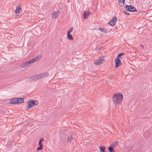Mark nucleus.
I'll return each mask as SVG.
<instances>
[{
	"label": "nucleus",
	"instance_id": "a878e982",
	"mask_svg": "<svg viewBox=\"0 0 152 152\" xmlns=\"http://www.w3.org/2000/svg\"><path fill=\"white\" fill-rule=\"evenodd\" d=\"M42 147H41V146H40L39 147H38L37 148V151H39L40 150H41L42 148Z\"/></svg>",
	"mask_w": 152,
	"mask_h": 152
},
{
	"label": "nucleus",
	"instance_id": "20e7f679",
	"mask_svg": "<svg viewBox=\"0 0 152 152\" xmlns=\"http://www.w3.org/2000/svg\"><path fill=\"white\" fill-rule=\"evenodd\" d=\"M115 68L118 67L122 64L120 60L119 59V58L117 57L115 58Z\"/></svg>",
	"mask_w": 152,
	"mask_h": 152
},
{
	"label": "nucleus",
	"instance_id": "393cba45",
	"mask_svg": "<svg viewBox=\"0 0 152 152\" xmlns=\"http://www.w3.org/2000/svg\"><path fill=\"white\" fill-rule=\"evenodd\" d=\"M124 13L127 15H129V13L127 12L126 11H124Z\"/></svg>",
	"mask_w": 152,
	"mask_h": 152
},
{
	"label": "nucleus",
	"instance_id": "6ab92c4d",
	"mask_svg": "<svg viewBox=\"0 0 152 152\" xmlns=\"http://www.w3.org/2000/svg\"><path fill=\"white\" fill-rule=\"evenodd\" d=\"M113 148H114V147H113L111 146L109 147L108 148V149L109 150V151L110 152H114L115 150Z\"/></svg>",
	"mask_w": 152,
	"mask_h": 152
},
{
	"label": "nucleus",
	"instance_id": "c85d7f7f",
	"mask_svg": "<svg viewBox=\"0 0 152 152\" xmlns=\"http://www.w3.org/2000/svg\"><path fill=\"white\" fill-rule=\"evenodd\" d=\"M140 46L141 47H142L143 48H144V46H143L142 45H140Z\"/></svg>",
	"mask_w": 152,
	"mask_h": 152
},
{
	"label": "nucleus",
	"instance_id": "f03ea898",
	"mask_svg": "<svg viewBox=\"0 0 152 152\" xmlns=\"http://www.w3.org/2000/svg\"><path fill=\"white\" fill-rule=\"evenodd\" d=\"M24 101V98H15L11 99L10 101V104H16L21 103Z\"/></svg>",
	"mask_w": 152,
	"mask_h": 152
},
{
	"label": "nucleus",
	"instance_id": "9b49d317",
	"mask_svg": "<svg viewBox=\"0 0 152 152\" xmlns=\"http://www.w3.org/2000/svg\"><path fill=\"white\" fill-rule=\"evenodd\" d=\"M41 58V56L40 55H39L36 57L34 58L31 60L30 61L31 63H34L36 61H38Z\"/></svg>",
	"mask_w": 152,
	"mask_h": 152
},
{
	"label": "nucleus",
	"instance_id": "b1692460",
	"mask_svg": "<svg viewBox=\"0 0 152 152\" xmlns=\"http://www.w3.org/2000/svg\"><path fill=\"white\" fill-rule=\"evenodd\" d=\"M33 102H34V105H37L38 104V102L37 100L33 101Z\"/></svg>",
	"mask_w": 152,
	"mask_h": 152
},
{
	"label": "nucleus",
	"instance_id": "412c9836",
	"mask_svg": "<svg viewBox=\"0 0 152 152\" xmlns=\"http://www.w3.org/2000/svg\"><path fill=\"white\" fill-rule=\"evenodd\" d=\"M124 55V53H120L117 56V58H120L121 56Z\"/></svg>",
	"mask_w": 152,
	"mask_h": 152
},
{
	"label": "nucleus",
	"instance_id": "f3484780",
	"mask_svg": "<svg viewBox=\"0 0 152 152\" xmlns=\"http://www.w3.org/2000/svg\"><path fill=\"white\" fill-rule=\"evenodd\" d=\"M105 148L104 146H100L99 147L100 152H105Z\"/></svg>",
	"mask_w": 152,
	"mask_h": 152
},
{
	"label": "nucleus",
	"instance_id": "9d476101",
	"mask_svg": "<svg viewBox=\"0 0 152 152\" xmlns=\"http://www.w3.org/2000/svg\"><path fill=\"white\" fill-rule=\"evenodd\" d=\"M31 64V63L30 61H29L21 64L20 66L22 68H24L26 66L30 65Z\"/></svg>",
	"mask_w": 152,
	"mask_h": 152
},
{
	"label": "nucleus",
	"instance_id": "39448f33",
	"mask_svg": "<svg viewBox=\"0 0 152 152\" xmlns=\"http://www.w3.org/2000/svg\"><path fill=\"white\" fill-rule=\"evenodd\" d=\"M60 12L59 11L54 12L52 14V18L53 19L58 18Z\"/></svg>",
	"mask_w": 152,
	"mask_h": 152
},
{
	"label": "nucleus",
	"instance_id": "2eb2a0df",
	"mask_svg": "<svg viewBox=\"0 0 152 152\" xmlns=\"http://www.w3.org/2000/svg\"><path fill=\"white\" fill-rule=\"evenodd\" d=\"M120 6L121 7H123L124 4V0H118Z\"/></svg>",
	"mask_w": 152,
	"mask_h": 152
},
{
	"label": "nucleus",
	"instance_id": "aec40b11",
	"mask_svg": "<svg viewBox=\"0 0 152 152\" xmlns=\"http://www.w3.org/2000/svg\"><path fill=\"white\" fill-rule=\"evenodd\" d=\"M73 28L72 27L67 31V34H70L73 31Z\"/></svg>",
	"mask_w": 152,
	"mask_h": 152
},
{
	"label": "nucleus",
	"instance_id": "f8f14e48",
	"mask_svg": "<svg viewBox=\"0 0 152 152\" xmlns=\"http://www.w3.org/2000/svg\"><path fill=\"white\" fill-rule=\"evenodd\" d=\"M91 14V12L89 11H85L83 14V18L86 19L88 18V16Z\"/></svg>",
	"mask_w": 152,
	"mask_h": 152
},
{
	"label": "nucleus",
	"instance_id": "5701e85b",
	"mask_svg": "<svg viewBox=\"0 0 152 152\" xmlns=\"http://www.w3.org/2000/svg\"><path fill=\"white\" fill-rule=\"evenodd\" d=\"M99 30L102 32L104 31V33H106L107 32L106 31H104V29L103 28H99Z\"/></svg>",
	"mask_w": 152,
	"mask_h": 152
},
{
	"label": "nucleus",
	"instance_id": "1a4fd4ad",
	"mask_svg": "<svg viewBox=\"0 0 152 152\" xmlns=\"http://www.w3.org/2000/svg\"><path fill=\"white\" fill-rule=\"evenodd\" d=\"M31 78L32 80H34L35 81L37 80L42 78L40 74L36 75L32 77Z\"/></svg>",
	"mask_w": 152,
	"mask_h": 152
},
{
	"label": "nucleus",
	"instance_id": "0eeeda50",
	"mask_svg": "<svg viewBox=\"0 0 152 152\" xmlns=\"http://www.w3.org/2000/svg\"><path fill=\"white\" fill-rule=\"evenodd\" d=\"M104 61V59L103 58H100L99 59H96L94 60V63L95 64L99 65L101 64Z\"/></svg>",
	"mask_w": 152,
	"mask_h": 152
},
{
	"label": "nucleus",
	"instance_id": "cd10ccee",
	"mask_svg": "<svg viewBox=\"0 0 152 152\" xmlns=\"http://www.w3.org/2000/svg\"><path fill=\"white\" fill-rule=\"evenodd\" d=\"M39 145L40 146L43 147V146H42V142H39Z\"/></svg>",
	"mask_w": 152,
	"mask_h": 152
},
{
	"label": "nucleus",
	"instance_id": "6e6552de",
	"mask_svg": "<svg viewBox=\"0 0 152 152\" xmlns=\"http://www.w3.org/2000/svg\"><path fill=\"white\" fill-rule=\"evenodd\" d=\"M27 107L28 109H30L31 107H33L34 105L33 100H30L28 101L27 102Z\"/></svg>",
	"mask_w": 152,
	"mask_h": 152
},
{
	"label": "nucleus",
	"instance_id": "f257e3e1",
	"mask_svg": "<svg viewBox=\"0 0 152 152\" xmlns=\"http://www.w3.org/2000/svg\"><path fill=\"white\" fill-rule=\"evenodd\" d=\"M123 95L121 93H117L114 95L113 98V102L115 105L120 103L123 99Z\"/></svg>",
	"mask_w": 152,
	"mask_h": 152
},
{
	"label": "nucleus",
	"instance_id": "a211bd4d",
	"mask_svg": "<svg viewBox=\"0 0 152 152\" xmlns=\"http://www.w3.org/2000/svg\"><path fill=\"white\" fill-rule=\"evenodd\" d=\"M67 34V38L69 40H72L73 39V37L72 36V34L69 33Z\"/></svg>",
	"mask_w": 152,
	"mask_h": 152
},
{
	"label": "nucleus",
	"instance_id": "4be33fe9",
	"mask_svg": "<svg viewBox=\"0 0 152 152\" xmlns=\"http://www.w3.org/2000/svg\"><path fill=\"white\" fill-rule=\"evenodd\" d=\"M72 137L71 135H70L68 137V142H71V140L72 139Z\"/></svg>",
	"mask_w": 152,
	"mask_h": 152
},
{
	"label": "nucleus",
	"instance_id": "bb28decb",
	"mask_svg": "<svg viewBox=\"0 0 152 152\" xmlns=\"http://www.w3.org/2000/svg\"><path fill=\"white\" fill-rule=\"evenodd\" d=\"M44 138H41L39 140V142H42V141H44Z\"/></svg>",
	"mask_w": 152,
	"mask_h": 152
},
{
	"label": "nucleus",
	"instance_id": "ddd939ff",
	"mask_svg": "<svg viewBox=\"0 0 152 152\" xmlns=\"http://www.w3.org/2000/svg\"><path fill=\"white\" fill-rule=\"evenodd\" d=\"M15 12L16 13L19 14L21 12V9L20 6L16 7Z\"/></svg>",
	"mask_w": 152,
	"mask_h": 152
},
{
	"label": "nucleus",
	"instance_id": "dca6fc26",
	"mask_svg": "<svg viewBox=\"0 0 152 152\" xmlns=\"http://www.w3.org/2000/svg\"><path fill=\"white\" fill-rule=\"evenodd\" d=\"M118 141H116L114 142H113L111 145V146L113 147H116L118 145Z\"/></svg>",
	"mask_w": 152,
	"mask_h": 152
},
{
	"label": "nucleus",
	"instance_id": "7ed1b4c3",
	"mask_svg": "<svg viewBox=\"0 0 152 152\" xmlns=\"http://www.w3.org/2000/svg\"><path fill=\"white\" fill-rule=\"evenodd\" d=\"M124 8H125L126 10L131 12L137 11L136 8L131 5H126L125 6Z\"/></svg>",
	"mask_w": 152,
	"mask_h": 152
},
{
	"label": "nucleus",
	"instance_id": "4468645a",
	"mask_svg": "<svg viewBox=\"0 0 152 152\" xmlns=\"http://www.w3.org/2000/svg\"><path fill=\"white\" fill-rule=\"evenodd\" d=\"M40 75L42 78L46 77L49 75L48 73V72L44 73H43L40 74Z\"/></svg>",
	"mask_w": 152,
	"mask_h": 152
},
{
	"label": "nucleus",
	"instance_id": "423d86ee",
	"mask_svg": "<svg viewBox=\"0 0 152 152\" xmlns=\"http://www.w3.org/2000/svg\"><path fill=\"white\" fill-rule=\"evenodd\" d=\"M117 19L116 17H113L112 19L108 23V24H109L112 26H114L116 22Z\"/></svg>",
	"mask_w": 152,
	"mask_h": 152
}]
</instances>
